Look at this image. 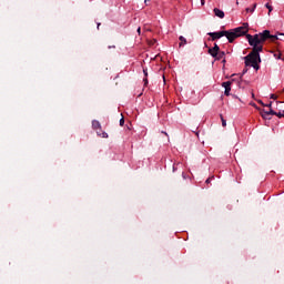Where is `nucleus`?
<instances>
[{
  "instance_id": "obj_1",
  "label": "nucleus",
  "mask_w": 284,
  "mask_h": 284,
  "mask_svg": "<svg viewBox=\"0 0 284 284\" xmlns=\"http://www.w3.org/2000/svg\"><path fill=\"white\" fill-rule=\"evenodd\" d=\"M250 32V28L247 23H244L242 27H237L231 30L217 31V32H209V37H211V41H219L222 37H226L229 43H234L239 37H245Z\"/></svg>"
},
{
  "instance_id": "obj_2",
  "label": "nucleus",
  "mask_w": 284,
  "mask_h": 284,
  "mask_svg": "<svg viewBox=\"0 0 284 284\" xmlns=\"http://www.w3.org/2000/svg\"><path fill=\"white\" fill-rule=\"evenodd\" d=\"M244 37H246L251 48H261V50H263V43H265L267 39H271L272 41L274 38V36L270 33V30H264L263 32L255 33L254 36L246 32Z\"/></svg>"
},
{
  "instance_id": "obj_3",
  "label": "nucleus",
  "mask_w": 284,
  "mask_h": 284,
  "mask_svg": "<svg viewBox=\"0 0 284 284\" xmlns=\"http://www.w3.org/2000/svg\"><path fill=\"white\" fill-rule=\"evenodd\" d=\"M261 47H253L252 52H250L246 57H244L245 65L253 68L254 70L258 71L261 70Z\"/></svg>"
},
{
  "instance_id": "obj_4",
  "label": "nucleus",
  "mask_w": 284,
  "mask_h": 284,
  "mask_svg": "<svg viewBox=\"0 0 284 284\" xmlns=\"http://www.w3.org/2000/svg\"><path fill=\"white\" fill-rule=\"evenodd\" d=\"M222 88H224L225 97H230V92H232V81L223 82Z\"/></svg>"
},
{
  "instance_id": "obj_5",
  "label": "nucleus",
  "mask_w": 284,
  "mask_h": 284,
  "mask_svg": "<svg viewBox=\"0 0 284 284\" xmlns=\"http://www.w3.org/2000/svg\"><path fill=\"white\" fill-rule=\"evenodd\" d=\"M274 114H276V111H274V109H270V111L263 110L261 112V115L263 119H267V116H270V115L274 116Z\"/></svg>"
},
{
  "instance_id": "obj_6",
  "label": "nucleus",
  "mask_w": 284,
  "mask_h": 284,
  "mask_svg": "<svg viewBox=\"0 0 284 284\" xmlns=\"http://www.w3.org/2000/svg\"><path fill=\"white\" fill-rule=\"evenodd\" d=\"M213 12H214L215 17H219V19H225V12H223V10H221L219 8H214Z\"/></svg>"
},
{
  "instance_id": "obj_7",
  "label": "nucleus",
  "mask_w": 284,
  "mask_h": 284,
  "mask_svg": "<svg viewBox=\"0 0 284 284\" xmlns=\"http://www.w3.org/2000/svg\"><path fill=\"white\" fill-rule=\"evenodd\" d=\"M92 128L93 130H101V122H99L98 120H93Z\"/></svg>"
},
{
  "instance_id": "obj_8",
  "label": "nucleus",
  "mask_w": 284,
  "mask_h": 284,
  "mask_svg": "<svg viewBox=\"0 0 284 284\" xmlns=\"http://www.w3.org/2000/svg\"><path fill=\"white\" fill-rule=\"evenodd\" d=\"M282 36H284V33H278V34L273 36L272 41H284V37H282Z\"/></svg>"
},
{
  "instance_id": "obj_9",
  "label": "nucleus",
  "mask_w": 284,
  "mask_h": 284,
  "mask_svg": "<svg viewBox=\"0 0 284 284\" xmlns=\"http://www.w3.org/2000/svg\"><path fill=\"white\" fill-rule=\"evenodd\" d=\"M221 59H225V51H219L215 57V61H221Z\"/></svg>"
},
{
  "instance_id": "obj_10",
  "label": "nucleus",
  "mask_w": 284,
  "mask_h": 284,
  "mask_svg": "<svg viewBox=\"0 0 284 284\" xmlns=\"http://www.w3.org/2000/svg\"><path fill=\"white\" fill-rule=\"evenodd\" d=\"M179 40H180V44H179L180 48H182V45H186L187 44V40L185 39V37L180 36Z\"/></svg>"
},
{
  "instance_id": "obj_11",
  "label": "nucleus",
  "mask_w": 284,
  "mask_h": 284,
  "mask_svg": "<svg viewBox=\"0 0 284 284\" xmlns=\"http://www.w3.org/2000/svg\"><path fill=\"white\" fill-rule=\"evenodd\" d=\"M209 54H211V57H213V59H216V57H219V51L213 50L212 48L209 49Z\"/></svg>"
},
{
  "instance_id": "obj_12",
  "label": "nucleus",
  "mask_w": 284,
  "mask_h": 284,
  "mask_svg": "<svg viewBox=\"0 0 284 284\" xmlns=\"http://www.w3.org/2000/svg\"><path fill=\"white\" fill-rule=\"evenodd\" d=\"M98 136H101L102 139H108V133L105 131H97Z\"/></svg>"
},
{
  "instance_id": "obj_13",
  "label": "nucleus",
  "mask_w": 284,
  "mask_h": 284,
  "mask_svg": "<svg viewBox=\"0 0 284 284\" xmlns=\"http://www.w3.org/2000/svg\"><path fill=\"white\" fill-rule=\"evenodd\" d=\"M220 118H221L223 128H226L227 126V121L225 120V118H223V114H220Z\"/></svg>"
},
{
  "instance_id": "obj_14",
  "label": "nucleus",
  "mask_w": 284,
  "mask_h": 284,
  "mask_svg": "<svg viewBox=\"0 0 284 284\" xmlns=\"http://www.w3.org/2000/svg\"><path fill=\"white\" fill-rule=\"evenodd\" d=\"M273 116H278V119H283L284 116V110L276 112Z\"/></svg>"
},
{
  "instance_id": "obj_15",
  "label": "nucleus",
  "mask_w": 284,
  "mask_h": 284,
  "mask_svg": "<svg viewBox=\"0 0 284 284\" xmlns=\"http://www.w3.org/2000/svg\"><path fill=\"white\" fill-rule=\"evenodd\" d=\"M256 10V3L253 4V8H246V12H254Z\"/></svg>"
},
{
  "instance_id": "obj_16",
  "label": "nucleus",
  "mask_w": 284,
  "mask_h": 284,
  "mask_svg": "<svg viewBox=\"0 0 284 284\" xmlns=\"http://www.w3.org/2000/svg\"><path fill=\"white\" fill-rule=\"evenodd\" d=\"M258 103L263 105V108H272V102H270L268 104H265L263 103V101H258Z\"/></svg>"
},
{
  "instance_id": "obj_17",
  "label": "nucleus",
  "mask_w": 284,
  "mask_h": 284,
  "mask_svg": "<svg viewBox=\"0 0 284 284\" xmlns=\"http://www.w3.org/2000/svg\"><path fill=\"white\" fill-rule=\"evenodd\" d=\"M212 49L215 50V52H221V48L216 43L214 44V47Z\"/></svg>"
},
{
  "instance_id": "obj_18",
  "label": "nucleus",
  "mask_w": 284,
  "mask_h": 284,
  "mask_svg": "<svg viewBox=\"0 0 284 284\" xmlns=\"http://www.w3.org/2000/svg\"><path fill=\"white\" fill-rule=\"evenodd\" d=\"M120 125H121V128H123L125 125V118L122 116L120 119Z\"/></svg>"
},
{
  "instance_id": "obj_19",
  "label": "nucleus",
  "mask_w": 284,
  "mask_h": 284,
  "mask_svg": "<svg viewBox=\"0 0 284 284\" xmlns=\"http://www.w3.org/2000/svg\"><path fill=\"white\" fill-rule=\"evenodd\" d=\"M213 179H214V175H212L211 178H207L205 183H207V184L212 183Z\"/></svg>"
},
{
  "instance_id": "obj_20",
  "label": "nucleus",
  "mask_w": 284,
  "mask_h": 284,
  "mask_svg": "<svg viewBox=\"0 0 284 284\" xmlns=\"http://www.w3.org/2000/svg\"><path fill=\"white\" fill-rule=\"evenodd\" d=\"M265 8H267L268 12H272V10H273V8L271 7L270 3H266V4H265Z\"/></svg>"
},
{
  "instance_id": "obj_21",
  "label": "nucleus",
  "mask_w": 284,
  "mask_h": 284,
  "mask_svg": "<svg viewBox=\"0 0 284 284\" xmlns=\"http://www.w3.org/2000/svg\"><path fill=\"white\" fill-rule=\"evenodd\" d=\"M270 99H273V101H276V99H278V97L276 94H271Z\"/></svg>"
},
{
  "instance_id": "obj_22",
  "label": "nucleus",
  "mask_w": 284,
  "mask_h": 284,
  "mask_svg": "<svg viewBox=\"0 0 284 284\" xmlns=\"http://www.w3.org/2000/svg\"><path fill=\"white\" fill-rule=\"evenodd\" d=\"M276 105H277L276 109L278 110V112H283L284 109H283V106L278 105V102H276Z\"/></svg>"
},
{
  "instance_id": "obj_23",
  "label": "nucleus",
  "mask_w": 284,
  "mask_h": 284,
  "mask_svg": "<svg viewBox=\"0 0 284 284\" xmlns=\"http://www.w3.org/2000/svg\"><path fill=\"white\" fill-rule=\"evenodd\" d=\"M144 78H148V68H143Z\"/></svg>"
},
{
  "instance_id": "obj_24",
  "label": "nucleus",
  "mask_w": 284,
  "mask_h": 284,
  "mask_svg": "<svg viewBox=\"0 0 284 284\" xmlns=\"http://www.w3.org/2000/svg\"><path fill=\"white\" fill-rule=\"evenodd\" d=\"M143 83H144V87L148 88V83H149V82H148V78H144V79H143Z\"/></svg>"
},
{
  "instance_id": "obj_25",
  "label": "nucleus",
  "mask_w": 284,
  "mask_h": 284,
  "mask_svg": "<svg viewBox=\"0 0 284 284\" xmlns=\"http://www.w3.org/2000/svg\"><path fill=\"white\" fill-rule=\"evenodd\" d=\"M274 57L275 59H281V53H275Z\"/></svg>"
},
{
  "instance_id": "obj_26",
  "label": "nucleus",
  "mask_w": 284,
  "mask_h": 284,
  "mask_svg": "<svg viewBox=\"0 0 284 284\" xmlns=\"http://www.w3.org/2000/svg\"><path fill=\"white\" fill-rule=\"evenodd\" d=\"M136 32L141 37V27L138 28Z\"/></svg>"
},
{
  "instance_id": "obj_27",
  "label": "nucleus",
  "mask_w": 284,
  "mask_h": 284,
  "mask_svg": "<svg viewBox=\"0 0 284 284\" xmlns=\"http://www.w3.org/2000/svg\"><path fill=\"white\" fill-rule=\"evenodd\" d=\"M201 6H205V0H201Z\"/></svg>"
},
{
  "instance_id": "obj_28",
  "label": "nucleus",
  "mask_w": 284,
  "mask_h": 284,
  "mask_svg": "<svg viewBox=\"0 0 284 284\" xmlns=\"http://www.w3.org/2000/svg\"><path fill=\"white\" fill-rule=\"evenodd\" d=\"M223 60H222V63H226V60H225V58H222Z\"/></svg>"
},
{
  "instance_id": "obj_29",
  "label": "nucleus",
  "mask_w": 284,
  "mask_h": 284,
  "mask_svg": "<svg viewBox=\"0 0 284 284\" xmlns=\"http://www.w3.org/2000/svg\"><path fill=\"white\" fill-rule=\"evenodd\" d=\"M100 26H101V23L99 22V23H98V30H99V27H100Z\"/></svg>"
},
{
  "instance_id": "obj_30",
  "label": "nucleus",
  "mask_w": 284,
  "mask_h": 284,
  "mask_svg": "<svg viewBox=\"0 0 284 284\" xmlns=\"http://www.w3.org/2000/svg\"><path fill=\"white\" fill-rule=\"evenodd\" d=\"M196 136H199V132H195Z\"/></svg>"
}]
</instances>
